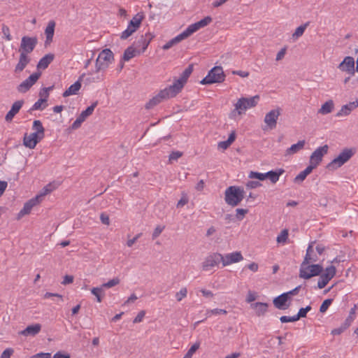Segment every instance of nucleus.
Masks as SVG:
<instances>
[{"label":"nucleus","instance_id":"obj_59","mask_svg":"<svg viewBox=\"0 0 358 358\" xmlns=\"http://www.w3.org/2000/svg\"><path fill=\"white\" fill-rule=\"evenodd\" d=\"M13 350L12 348L6 349L1 354V358H10V356L13 353Z\"/></svg>","mask_w":358,"mask_h":358},{"label":"nucleus","instance_id":"obj_64","mask_svg":"<svg viewBox=\"0 0 358 358\" xmlns=\"http://www.w3.org/2000/svg\"><path fill=\"white\" fill-rule=\"evenodd\" d=\"M33 358H51V354L49 352H40L33 356Z\"/></svg>","mask_w":358,"mask_h":358},{"label":"nucleus","instance_id":"obj_4","mask_svg":"<svg viewBox=\"0 0 358 358\" xmlns=\"http://www.w3.org/2000/svg\"><path fill=\"white\" fill-rule=\"evenodd\" d=\"M225 79V74L221 66H215L208 72V75L201 81L202 85L221 83Z\"/></svg>","mask_w":358,"mask_h":358},{"label":"nucleus","instance_id":"obj_37","mask_svg":"<svg viewBox=\"0 0 358 358\" xmlns=\"http://www.w3.org/2000/svg\"><path fill=\"white\" fill-rule=\"evenodd\" d=\"M97 104V101L93 102L91 106H88L85 110L82 111L79 117L85 120L90 115L93 113V111L94 110V108L96 107Z\"/></svg>","mask_w":358,"mask_h":358},{"label":"nucleus","instance_id":"obj_28","mask_svg":"<svg viewBox=\"0 0 358 358\" xmlns=\"http://www.w3.org/2000/svg\"><path fill=\"white\" fill-rule=\"evenodd\" d=\"M152 38L153 36L150 33H147L145 36L142 35L135 43V45L136 48L141 47V52H143L147 49Z\"/></svg>","mask_w":358,"mask_h":358},{"label":"nucleus","instance_id":"obj_44","mask_svg":"<svg viewBox=\"0 0 358 358\" xmlns=\"http://www.w3.org/2000/svg\"><path fill=\"white\" fill-rule=\"evenodd\" d=\"M53 87L54 86H50L48 87L42 88L39 92L40 98L41 99H45V102H47L49 96V92L53 89Z\"/></svg>","mask_w":358,"mask_h":358},{"label":"nucleus","instance_id":"obj_24","mask_svg":"<svg viewBox=\"0 0 358 358\" xmlns=\"http://www.w3.org/2000/svg\"><path fill=\"white\" fill-rule=\"evenodd\" d=\"M24 104V100H18L15 101L10 110L7 113L5 117V120L6 122H11L15 115L18 113L21 108Z\"/></svg>","mask_w":358,"mask_h":358},{"label":"nucleus","instance_id":"obj_3","mask_svg":"<svg viewBox=\"0 0 358 358\" xmlns=\"http://www.w3.org/2000/svg\"><path fill=\"white\" fill-rule=\"evenodd\" d=\"M243 189L238 186H230L224 192L225 202L231 206H236L244 198Z\"/></svg>","mask_w":358,"mask_h":358},{"label":"nucleus","instance_id":"obj_58","mask_svg":"<svg viewBox=\"0 0 358 358\" xmlns=\"http://www.w3.org/2000/svg\"><path fill=\"white\" fill-rule=\"evenodd\" d=\"M85 120H83L80 117H78L77 119L73 122V123L71 125V128L73 129H78L81 124L84 122Z\"/></svg>","mask_w":358,"mask_h":358},{"label":"nucleus","instance_id":"obj_17","mask_svg":"<svg viewBox=\"0 0 358 358\" xmlns=\"http://www.w3.org/2000/svg\"><path fill=\"white\" fill-rule=\"evenodd\" d=\"M43 138L37 134L33 132L30 134L27 133L24 136L23 144L25 147L30 149H34L38 143H39Z\"/></svg>","mask_w":358,"mask_h":358},{"label":"nucleus","instance_id":"obj_19","mask_svg":"<svg viewBox=\"0 0 358 358\" xmlns=\"http://www.w3.org/2000/svg\"><path fill=\"white\" fill-rule=\"evenodd\" d=\"M243 259V257L241 252H234L224 256L222 255V263L223 266H226L234 263L239 262Z\"/></svg>","mask_w":358,"mask_h":358},{"label":"nucleus","instance_id":"obj_9","mask_svg":"<svg viewBox=\"0 0 358 358\" xmlns=\"http://www.w3.org/2000/svg\"><path fill=\"white\" fill-rule=\"evenodd\" d=\"M143 15L140 13L136 14L129 22L127 28L121 34L120 38L125 40L131 36L140 27Z\"/></svg>","mask_w":358,"mask_h":358},{"label":"nucleus","instance_id":"obj_48","mask_svg":"<svg viewBox=\"0 0 358 358\" xmlns=\"http://www.w3.org/2000/svg\"><path fill=\"white\" fill-rule=\"evenodd\" d=\"M45 103H46L45 99H41L40 98L36 102L34 103V104L32 106L31 110H42L46 107V105L42 106V104Z\"/></svg>","mask_w":358,"mask_h":358},{"label":"nucleus","instance_id":"obj_7","mask_svg":"<svg viewBox=\"0 0 358 358\" xmlns=\"http://www.w3.org/2000/svg\"><path fill=\"white\" fill-rule=\"evenodd\" d=\"M193 71V65L189 64L182 73L180 78L174 80V82L172 85H169L171 90L176 94H179L185 85L186 84L188 78L192 74Z\"/></svg>","mask_w":358,"mask_h":358},{"label":"nucleus","instance_id":"obj_49","mask_svg":"<svg viewBox=\"0 0 358 358\" xmlns=\"http://www.w3.org/2000/svg\"><path fill=\"white\" fill-rule=\"evenodd\" d=\"M55 189V187L51 183L48 184L47 186L44 187L41 193L38 194V196H40V201H42V198L45 196L46 194L50 193L53 189Z\"/></svg>","mask_w":358,"mask_h":358},{"label":"nucleus","instance_id":"obj_40","mask_svg":"<svg viewBox=\"0 0 358 358\" xmlns=\"http://www.w3.org/2000/svg\"><path fill=\"white\" fill-rule=\"evenodd\" d=\"M91 292L93 295H94L96 298V300L98 302H101L102 301V294L103 292V289L102 288V287H93L92 289H91Z\"/></svg>","mask_w":358,"mask_h":358},{"label":"nucleus","instance_id":"obj_26","mask_svg":"<svg viewBox=\"0 0 358 358\" xmlns=\"http://www.w3.org/2000/svg\"><path fill=\"white\" fill-rule=\"evenodd\" d=\"M289 298L287 296V294L282 293L278 296L275 297L273 301L274 306L279 310H285L289 308V304H287V302Z\"/></svg>","mask_w":358,"mask_h":358},{"label":"nucleus","instance_id":"obj_55","mask_svg":"<svg viewBox=\"0 0 358 358\" xmlns=\"http://www.w3.org/2000/svg\"><path fill=\"white\" fill-rule=\"evenodd\" d=\"M2 33L3 34L5 38H6V39L7 41H11L12 40V37H11V35L10 34V29H9V27L7 25L3 24V26H2Z\"/></svg>","mask_w":358,"mask_h":358},{"label":"nucleus","instance_id":"obj_42","mask_svg":"<svg viewBox=\"0 0 358 358\" xmlns=\"http://www.w3.org/2000/svg\"><path fill=\"white\" fill-rule=\"evenodd\" d=\"M288 230L287 229H283L281 231L280 234L277 236L276 241L278 243H285L287 242V240L288 239Z\"/></svg>","mask_w":358,"mask_h":358},{"label":"nucleus","instance_id":"obj_45","mask_svg":"<svg viewBox=\"0 0 358 358\" xmlns=\"http://www.w3.org/2000/svg\"><path fill=\"white\" fill-rule=\"evenodd\" d=\"M200 344L199 343H195L194 345L191 346V348L188 350L187 353L185 355L183 358H192L195 352L199 348Z\"/></svg>","mask_w":358,"mask_h":358},{"label":"nucleus","instance_id":"obj_41","mask_svg":"<svg viewBox=\"0 0 358 358\" xmlns=\"http://www.w3.org/2000/svg\"><path fill=\"white\" fill-rule=\"evenodd\" d=\"M308 25V22L298 27L296 29L295 31L293 33L292 38L296 39L299 37L301 36L303 34L305 29H306Z\"/></svg>","mask_w":358,"mask_h":358},{"label":"nucleus","instance_id":"obj_29","mask_svg":"<svg viewBox=\"0 0 358 358\" xmlns=\"http://www.w3.org/2000/svg\"><path fill=\"white\" fill-rule=\"evenodd\" d=\"M41 329V325L40 324H35L27 326L24 330L20 331V334L24 336H34L37 335Z\"/></svg>","mask_w":358,"mask_h":358},{"label":"nucleus","instance_id":"obj_14","mask_svg":"<svg viewBox=\"0 0 358 358\" xmlns=\"http://www.w3.org/2000/svg\"><path fill=\"white\" fill-rule=\"evenodd\" d=\"M281 114V108L273 109L267 113L264 117V122L268 129L272 130L276 127L277 120Z\"/></svg>","mask_w":358,"mask_h":358},{"label":"nucleus","instance_id":"obj_50","mask_svg":"<svg viewBox=\"0 0 358 358\" xmlns=\"http://www.w3.org/2000/svg\"><path fill=\"white\" fill-rule=\"evenodd\" d=\"M333 302V299H325L322 305L320 306V311L321 313H325L327 309L329 308V306Z\"/></svg>","mask_w":358,"mask_h":358},{"label":"nucleus","instance_id":"obj_11","mask_svg":"<svg viewBox=\"0 0 358 358\" xmlns=\"http://www.w3.org/2000/svg\"><path fill=\"white\" fill-rule=\"evenodd\" d=\"M41 76L40 71L32 73L17 87V91L20 93L27 92L37 82Z\"/></svg>","mask_w":358,"mask_h":358},{"label":"nucleus","instance_id":"obj_60","mask_svg":"<svg viewBox=\"0 0 358 358\" xmlns=\"http://www.w3.org/2000/svg\"><path fill=\"white\" fill-rule=\"evenodd\" d=\"M50 297H57L61 301H63V296L61 294H57V293H51V292H46L44 294V298L48 299Z\"/></svg>","mask_w":358,"mask_h":358},{"label":"nucleus","instance_id":"obj_23","mask_svg":"<svg viewBox=\"0 0 358 358\" xmlns=\"http://www.w3.org/2000/svg\"><path fill=\"white\" fill-rule=\"evenodd\" d=\"M213 19L210 16H206L203 19L190 24L188 26V29L190 31V33L192 34L201 28L205 27L207 25H208L211 22Z\"/></svg>","mask_w":358,"mask_h":358},{"label":"nucleus","instance_id":"obj_27","mask_svg":"<svg viewBox=\"0 0 358 358\" xmlns=\"http://www.w3.org/2000/svg\"><path fill=\"white\" fill-rule=\"evenodd\" d=\"M30 62L31 58L28 55L24 53H20L19 57V61L15 67L14 72L15 73H21L26 68L27 64H29Z\"/></svg>","mask_w":358,"mask_h":358},{"label":"nucleus","instance_id":"obj_5","mask_svg":"<svg viewBox=\"0 0 358 358\" xmlns=\"http://www.w3.org/2000/svg\"><path fill=\"white\" fill-rule=\"evenodd\" d=\"M176 95L177 94L169 86L160 90L156 96L150 99L145 107L146 109H151L160 103L162 101L175 97Z\"/></svg>","mask_w":358,"mask_h":358},{"label":"nucleus","instance_id":"obj_56","mask_svg":"<svg viewBox=\"0 0 358 358\" xmlns=\"http://www.w3.org/2000/svg\"><path fill=\"white\" fill-rule=\"evenodd\" d=\"M306 177L307 176L304 174L303 171H301L294 178V182L301 183L306 179Z\"/></svg>","mask_w":358,"mask_h":358},{"label":"nucleus","instance_id":"obj_36","mask_svg":"<svg viewBox=\"0 0 358 358\" xmlns=\"http://www.w3.org/2000/svg\"><path fill=\"white\" fill-rule=\"evenodd\" d=\"M32 129L34 131V133L41 136L42 138L45 136V129L42 124V122L40 120H34L32 125Z\"/></svg>","mask_w":358,"mask_h":358},{"label":"nucleus","instance_id":"obj_30","mask_svg":"<svg viewBox=\"0 0 358 358\" xmlns=\"http://www.w3.org/2000/svg\"><path fill=\"white\" fill-rule=\"evenodd\" d=\"M250 307L255 311L257 316L260 317L265 315L268 310V304L262 302L251 303Z\"/></svg>","mask_w":358,"mask_h":358},{"label":"nucleus","instance_id":"obj_20","mask_svg":"<svg viewBox=\"0 0 358 358\" xmlns=\"http://www.w3.org/2000/svg\"><path fill=\"white\" fill-rule=\"evenodd\" d=\"M338 68L341 71L347 72L350 74L355 73V60L352 57H345L343 61L339 64Z\"/></svg>","mask_w":358,"mask_h":358},{"label":"nucleus","instance_id":"obj_12","mask_svg":"<svg viewBox=\"0 0 358 358\" xmlns=\"http://www.w3.org/2000/svg\"><path fill=\"white\" fill-rule=\"evenodd\" d=\"M336 268L334 266L331 265L326 268L324 273L320 275L317 282V287L319 289L324 288L328 282L335 276Z\"/></svg>","mask_w":358,"mask_h":358},{"label":"nucleus","instance_id":"obj_8","mask_svg":"<svg viewBox=\"0 0 358 358\" xmlns=\"http://www.w3.org/2000/svg\"><path fill=\"white\" fill-rule=\"evenodd\" d=\"M322 271L323 267L321 264L300 266L299 277L308 280L313 276L320 275Z\"/></svg>","mask_w":358,"mask_h":358},{"label":"nucleus","instance_id":"obj_57","mask_svg":"<svg viewBox=\"0 0 358 358\" xmlns=\"http://www.w3.org/2000/svg\"><path fill=\"white\" fill-rule=\"evenodd\" d=\"M262 184L258 182V181H254V180H250V181H248L247 183H246V187L248 188V189H255V188H257L259 186H261Z\"/></svg>","mask_w":358,"mask_h":358},{"label":"nucleus","instance_id":"obj_34","mask_svg":"<svg viewBox=\"0 0 358 358\" xmlns=\"http://www.w3.org/2000/svg\"><path fill=\"white\" fill-rule=\"evenodd\" d=\"M305 144V140H301L298 141L297 143L292 145L291 147L286 150V155H292L298 152L304 148Z\"/></svg>","mask_w":358,"mask_h":358},{"label":"nucleus","instance_id":"obj_15","mask_svg":"<svg viewBox=\"0 0 358 358\" xmlns=\"http://www.w3.org/2000/svg\"><path fill=\"white\" fill-rule=\"evenodd\" d=\"M329 146L324 145L323 146L317 148L310 157V163L315 164L317 166L322 161V158L324 155L328 152Z\"/></svg>","mask_w":358,"mask_h":358},{"label":"nucleus","instance_id":"obj_16","mask_svg":"<svg viewBox=\"0 0 358 358\" xmlns=\"http://www.w3.org/2000/svg\"><path fill=\"white\" fill-rule=\"evenodd\" d=\"M311 310L310 306H307L306 308L299 309L298 313L294 316H281L280 321L282 323L285 322H294L298 321L301 317H306L307 313Z\"/></svg>","mask_w":358,"mask_h":358},{"label":"nucleus","instance_id":"obj_2","mask_svg":"<svg viewBox=\"0 0 358 358\" xmlns=\"http://www.w3.org/2000/svg\"><path fill=\"white\" fill-rule=\"evenodd\" d=\"M259 99V96L258 95L249 98L242 97L238 99L234 105V110L230 114V117H234L236 114L242 115L247 109L255 107Z\"/></svg>","mask_w":358,"mask_h":358},{"label":"nucleus","instance_id":"obj_25","mask_svg":"<svg viewBox=\"0 0 358 358\" xmlns=\"http://www.w3.org/2000/svg\"><path fill=\"white\" fill-rule=\"evenodd\" d=\"M358 107V97L355 101L350 102L343 106L341 110L336 113V117H342L348 115L353 110Z\"/></svg>","mask_w":358,"mask_h":358},{"label":"nucleus","instance_id":"obj_39","mask_svg":"<svg viewBox=\"0 0 358 358\" xmlns=\"http://www.w3.org/2000/svg\"><path fill=\"white\" fill-rule=\"evenodd\" d=\"M192 34L190 33V31H189L188 28H187L185 31H183L182 33H180V34H178L177 36H176L175 38H173V41L175 42V43H178L179 42H180L181 41L185 39L186 38L189 37V36H191Z\"/></svg>","mask_w":358,"mask_h":358},{"label":"nucleus","instance_id":"obj_62","mask_svg":"<svg viewBox=\"0 0 358 358\" xmlns=\"http://www.w3.org/2000/svg\"><path fill=\"white\" fill-rule=\"evenodd\" d=\"M142 234H136L132 239H129L127 242V245L128 247H131L136 241L141 236Z\"/></svg>","mask_w":358,"mask_h":358},{"label":"nucleus","instance_id":"obj_32","mask_svg":"<svg viewBox=\"0 0 358 358\" xmlns=\"http://www.w3.org/2000/svg\"><path fill=\"white\" fill-rule=\"evenodd\" d=\"M55 55L49 53L43 57L37 64L38 69H45L48 65L53 61Z\"/></svg>","mask_w":358,"mask_h":358},{"label":"nucleus","instance_id":"obj_31","mask_svg":"<svg viewBox=\"0 0 358 358\" xmlns=\"http://www.w3.org/2000/svg\"><path fill=\"white\" fill-rule=\"evenodd\" d=\"M55 22L54 20L49 21L48 26L45 29V34L46 40L45 42V45L50 44L52 41L54 33H55Z\"/></svg>","mask_w":358,"mask_h":358},{"label":"nucleus","instance_id":"obj_61","mask_svg":"<svg viewBox=\"0 0 358 358\" xmlns=\"http://www.w3.org/2000/svg\"><path fill=\"white\" fill-rule=\"evenodd\" d=\"M145 314V312L144 310L140 311L138 313V315H136V317L134 319L133 322L134 323L141 322L142 321V320L143 319Z\"/></svg>","mask_w":358,"mask_h":358},{"label":"nucleus","instance_id":"obj_10","mask_svg":"<svg viewBox=\"0 0 358 358\" xmlns=\"http://www.w3.org/2000/svg\"><path fill=\"white\" fill-rule=\"evenodd\" d=\"M37 43L36 37L23 36L21 40L19 52L28 55L34 50Z\"/></svg>","mask_w":358,"mask_h":358},{"label":"nucleus","instance_id":"obj_18","mask_svg":"<svg viewBox=\"0 0 358 358\" xmlns=\"http://www.w3.org/2000/svg\"><path fill=\"white\" fill-rule=\"evenodd\" d=\"M40 196H36L35 197H34V198L29 199L28 201H27L24 204V207L22 208V209L19 212V213L17 215V218L20 219L23 216L29 214L31 209L33 208V207L36 206L37 204H38L41 202Z\"/></svg>","mask_w":358,"mask_h":358},{"label":"nucleus","instance_id":"obj_21","mask_svg":"<svg viewBox=\"0 0 358 358\" xmlns=\"http://www.w3.org/2000/svg\"><path fill=\"white\" fill-rule=\"evenodd\" d=\"M315 243V241H311L306 250V253L304 257L303 261L301 264V266H306L309 264L310 262H315L318 260L317 255L313 254V245Z\"/></svg>","mask_w":358,"mask_h":358},{"label":"nucleus","instance_id":"obj_22","mask_svg":"<svg viewBox=\"0 0 358 358\" xmlns=\"http://www.w3.org/2000/svg\"><path fill=\"white\" fill-rule=\"evenodd\" d=\"M85 76V73H83L79 78L78 80L75 82L73 85H71L66 90L63 92L62 96L64 97H67L71 95L77 94L78 91L81 88V81L83 80Z\"/></svg>","mask_w":358,"mask_h":358},{"label":"nucleus","instance_id":"obj_63","mask_svg":"<svg viewBox=\"0 0 358 358\" xmlns=\"http://www.w3.org/2000/svg\"><path fill=\"white\" fill-rule=\"evenodd\" d=\"M53 358H71V356L69 353H64L59 351L54 355Z\"/></svg>","mask_w":358,"mask_h":358},{"label":"nucleus","instance_id":"obj_38","mask_svg":"<svg viewBox=\"0 0 358 358\" xmlns=\"http://www.w3.org/2000/svg\"><path fill=\"white\" fill-rule=\"evenodd\" d=\"M136 50L133 46H129L124 50L122 59L129 61L136 56Z\"/></svg>","mask_w":358,"mask_h":358},{"label":"nucleus","instance_id":"obj_13","mask_svg":"<svg viewBox=\"0 0 358 358\" xmlns=\"http://www.w3.org/2000/svg\"><path fill=\"white\" fill-rule=\"evenodd\" d=\"M222 255L220 253H213L206 257L202 263V269L205 271H210L212 268L222 262Z\"/></svg>","mask_w":358,"mask_h":358},{"label":"nucleus","instance_id":"obj_43","mask_svg":"<svg viewBox=\"0 0 358 358\" xmlns=\"http://www.w3.org/2000/svg\"><path fill=\"white\" fill-rule=\"evenodd\" d=\"M356 308H357V305H355L354 307L350 309L349 315L344 322L345 325H347L348 327H350L351 325V323L352 322V321L355 319Z\"/></svg>","mask_w":358,"mask_h":358},{"label":"nucleus","instance_id":"obj_53","mask_svg":"<svg viewBox=\"0 0 358 358\" xmlns=\"http://www.w3.org/2000/svg\"><path fill=\"white\" fill-rule=\"evenodd\" d=\"M348 327H349L345 325V324L343 322L340 327L334 329L331 331V334L334 335V336L339 335V334H342Z\"/></svg>","mask_w":358,"mask_h":358},{"label":"nucleus","instance_id":"obj_47","mask_svg":"<svg viewBox=\"0 0 358 358\" xmlns=\"http://www.w3.org/2000/svg\"><path fill=\"white\" fill-rule=\"evenodd\" d=\"M120 279L118 278H114L106 283L101 285L102 288H110L120 283Z\"/></svg>","mask_w":358,"mask_h":358},{"label":"nucleus","instance_id":"obj_33","mask_svg":"<svg viewBox=\"0 0 358 358\" xmlns=\"http://www.w3.org/2000/svg\"><path fill=\"white\" fill-rule=\"evenodd\" d=\"M284 173L285 170L282 169L270 171L266 173V178H268L272 183L275 184L278 181L279 177Z\"/></svg>","mask_w":358,"mask_h":358},{"label":"nucleus","instance_id":"obj_46","mask_svg":"<svg viewBox=\"0 0 358 358\" xmlns=\"http://www.w3.org/2000/svg\"><path fill=\"white\" fill-rule=\"evenodd\" d=\"M187 295V287H182L180 289L179 292L176 293V299L178 301H181L184 298H185Z\"/></svg>","mask_w":358,"mask_h":358},{"label":"nucleus","instance_id":"obj_6","mask_svg":"<svg viewBox=\"0 0 358 358\" xmlns=\"http://www.w3.org/2000/svg\"><path fill=\"white\" fill-rule=\"evenodd\" d=\"M353 155L354 152L352 149L345 148L338 157L327 164V168L331 171L336 170L346 163Z\"/></svg>","mask_w":358,"mask_h":358},{"label":"nucleus","instance_id":"obj_52","mask_svg":"<svg viewBox=\"0 0 358 358\" xmlns=\"http://www.w3.org/2000/svg\"><path fill=\"white\" fill-rule=\"evenodd\" d=\"M182 156V152L180 151H173L169 157V161L170 163H172L173 161L178 160L180 157Z\"/></svg>","mask_w":358,"mask_h":358},{"label":"nucleus","instance_id":"obj_51","mask_svg":"<svg viewBox=\"0 0 358 358\" xmlns=\"http://www.w3.org/2000/svg\"><path fill=\"white\" fill-rule=\"evenodd\" d=\"M250 178H255L259 180H264L266 179V173H262L259 172L251 171L249 174Z\"/></svg>","mask_w":358,"mask_h":358},{"label":"nucleus","instance_id":"obj_54","mask_svg":"<svg viewBox=\"0 0 358 358\" xmlns=\"http://www.w3.org/2000/svg\"><path fill=\"white\" fill-rule=\"evenodd\" d=\"M236 217L238 220H242L245 216V214L248 213V209H243V208H237L236 210Z\"/></svg>","mask_w":358,"mask_h":358},{"label":"nucleus","instance_id":"obj_1","mask_svg":"<svg viewBox=\"0 0 358 358\" xmlns=\"http://www.w3.org/2000/svg\"><path fill=\"white\" fill-rule=\"evenodd\" d=\"M114 60V55L110 49L103 50L99 55L95 64L96 76H91L87 78L88 83L99 82L103 80V76L99 75V72L104 71Z\"/></svg>","mask_w":358,"mask_h":358},{"label":"nucleus","instance_id":"obj_35","mask_svg":"<svg viewBox=\"0 0 358 358\" xmlns=\"http://www.w3.org/2000/svg\"><path fill=\"white\" fill-rule=\"evenodd\" d=\"M334 107V101L332 100H329L322 105L321 108L318 110V113L322 115L329 114L333 110Z\"/></svg>","mask_w":358,"mask_h":358}]
</instances>
